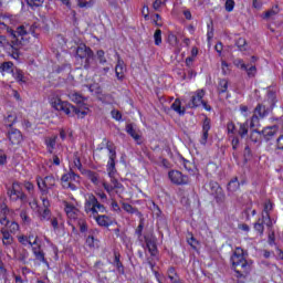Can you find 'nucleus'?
I'll use <instances>...</instances> for the list:
<instances>
[{"label":"nucleus","mask_w":283,"mask_h":283,"mask_svg":"<svg viewBox=\"0 0 283 283\" xmlns=\"http://www.w3.org/2000/svg\"><path fill=\"white\" fill-rule=\"evenodd\" d=\"M84 211L88 218H93L99 227H112V219L105 214V206L98 202V199L94 193L85 195Z\"/></svg>","instance_id":"1"},{"label":"nucleus","mask_w":283,"mask_h":283,"mask_svg":"<svg viewBox=\"0 0 283 283\" xmlns=\"http://www.w3.org/2000/svg\"><path fill=\"white\" fill-rule=\"evenodd\" d=\"M107 149L109 151V160H108V176L111 178V184H107V181H103L102 185L108 193H112V191L116 190V193L123 189V184L118 182V179L114 177V171L116 170V150L108 144Z\"/></svg>","instance_id":"2"},{"label":"nucleus","mask_w":283,"mask_h":283,"mask_svg":"<svg viewBox=\"0 0 283 283\" xmlns=\"http://www.w3.org/2000/svg\"><path fill=\"white\" fill-rule=\"evenodd\" d=\"M231 262L233 270L240 277H247L251 273V262L247 261L244 250L237 248L231 256Z\"/></svg>","instance_id":"3"},{"label":"nucleus","mask_w":283,"mask_h":283,"mask_svg":"<svg viewBox=\"0 0 283 283\" xmlns=\"http://www.w3.org/2000/svg\"><path fill=\"white\" fill-rule=\"evenodd\" d=\"M51 105L57 112H63L64 114H66V116H70L72 112H74V114H76L80 118H84L85 116H87V111L76 108L74 105L67 102H63L59 97L53 98Z\"/></svg>","instance_id":"4"},{"label":"nucleus","mask_w":283,"mask_h":283,"mask_svg":"<svg viewBox=\"0 0 283 283\" xmlns=\"http://www.w3.org/2000/svg\"><path fill=\"white\" fill-rule=\"evenodd\" d=\"M12 213L13 212L8 209V206H1L0 223L3 227H8L10 233H17V231H19V223L14 221L10 223V216H12Z\"/></svg>","instance_id":"5"},{"label":"nucleus","mask_w":283,"mask_h":283,"mask_svg":"<svg viewBox=\"0 0 283 283\" xmlns=\"http://www.w3.org/2000/svg\"><path fill=\"white\" fill-rule=\"evenodd\" d=\"M76 178L78 177L74 171L63 175L61 178L62 187L63 189H71V191H75L76 196H83V189L72 182V180H76Z\"/></svg>","instance_id":"6"},{"label":"nucleus","mask_w":283,"mask_h":283,"mask_svg":"<svg viewBox=\"0 0 283 283\" xmlns=\"http://www.w3.org/2000/svg\"><path fill=\"white\" fill-rule=\"evenodd\" d=\"M8 196L12 202H17V200H21V202H28V196L23 193L21 190V184L13 182L12 187L8 189Z\"/></svg>","instance_id":"7"},{"label":"nucleus","mask_w":283,"mask_h":283,"mask_svg":"<svg viewBox=\"0 0 283 283\" xmlns=\"http://www.w3.org/2000/svg\"><path fill=\"white\" fill-rule=\"evenodd\" d=\"M36 182L42 196H48V191L56 185V179L53 176H46L44 179L38 178Z\"/></svg>","instance_id":"8"},{"label":"nucleus","mask_w":283,"mask_h":283,"mask_svg":"<svg viewBox=\"0 0 283 283\" xmlns=\"http://www.w3.org/2000/svg\"><path fill=\"white\" fill-rule=\"evenodd\" d=\"M265 116H269V108L262 104H259L254 108V114L251 118L250 127H258V125H260V118H264Z\"/></svg>","instance_id":"9"},{"label":"nucleus","mask_w":283,"mask_h":283,"mask_svg":"<svg viewBox=\"0 0 283 283\" xmlns=\"http://www.w3.org/2000/svg\"><path fill=\"white\" fill-rule=\"evenodd\" d=\"M202 98H205V90H198L196 95L192 96L191 102L188 104L189 107H200V105H202L207 112H211V106L202 101Z\"/></svg>","instance_id":"10"},{"label":"nucleus","mask_w":283,"mask_h":283,"mask_svg":"<svg viewBox=\"0 0 283 283\" xmlns=\"http://www.w3.org/2000/svg\"><path fill=\"white\" fill-rule=\"evenodd\" d=\"M76 55L80 59H86V64L84 65L85 70L90 69V59L94 56L92 49L87 48L85 44H80L76 49Z\"/></svg>","instance_id":"11"},{"label":"nucleus","mask_w":283,"mask_h":283,"mask_svg":"<svg viewBox=\"0 0 283 283\" xmlns=\"http://www.w3.org/2000/svg\"><path fill=\"white\" fill-rule=\"evenodd\" d=\"M168 176L174 185H187V182H189V178L187 176H182V172L178 170L169 171Z\"/></svg>","instance_id":"12"},{"label":"nucleus","mask_w":283,"mask_h":283,"mask_svg":"<svg viewBox=\"0 0 283 283\" xmlns=\"http://www.w3.org/2000/svg\"><path fill=\"white\" fill-rule=\"evenodd\" d=\"M117 56V64L115 66V74L118 78V81H123L125 78V73L127 72V67L125 66V61L120 59V55L116 53Z\"/></svg>","instance_id":"13"},{"label":"nucleus","mask_w":283,"mask_h":283,"mask_svg":"<svg viewBox=\"0 0 283 283\" xmlns=\"http://www.w3.org/2000/svg\"><path fill=\"white\" fill-rule=\"evenodd\" d=\"M63 205L67 218H70V220H76L80 213L78 208H76L73 203H70L67 201H64Z\"/></svg>","instance_id":"14"},{"label":"nucleus","mask_w":283,"mask_h":283,"mask_svg":"<svg viewBox=\"0 0 283 283\" xmlns=\"http://www.w3.org/2000/svg\"><path fill=\"white\" fill-rule=\"evenodd\" d=\"M209 129H211V119L206 118L202 125L201 145H207V140H209Z\"/></svg>","instance_id":"15"},{"label":"nucleus","mask_w":283,"mask_h":283,"mask_svg":"<svg viewBox=\"0 0 283 283\" xmlns=\"http://www.w3.org/2000/svg\"><path fill=\"white\" fill-rule=\"evenodd\" d=\"M265 216L264 218L266 219V227L268 229L273 228V221L271 220V211H273V203L269 200L264 203V209H263Z\"/></svg>","instance_id":"16"},{"label":"nucleus","mask_w":283,"mask_h":283,"mask_svg":"<svg viewBox=\"0 0 283 283\" xmlns=\"http://www.w3.org/2000/svg\"><path fill=\"white\" fill-rule=\"evenodd\" d=\"M280 129V126L273 125L268 126L262 129L261 134L266 140H271L275 134H277V130Z\"/></svg>","instance_id":"17"},{"label":"nucleus","mask_w":283,"mask_h":283,"mask_svg":"<svg viewBox=\"0 0 283 283\" xmlns=\"http://www.w3.org/2000/svg\"><path fill=\"white\" fill-rule=\"evenodd\" d=\"M9 140L12 145H19L21 140H23V136L21 135V132L19 129L12 128L9 132Z\"/></svg>","instance_id":"18"},{"label":"nucleus","mask_w":283,"mask_h":283,"mask_svg":"<svg viewBox=\"0 0 283 283\" xmlns=\"http://www.w3.org/2000/svg\"><path fill=\"white\" fill-rule=\"evenodd\" d=\"M32 250L36 260H39V262H43V264H46V266H50V264L48 263V260H45V253H43V250H41V245H38L36 243L35 245H33Z\"/></svg>","instance_id":"19"},{"label":"nucleus","mask_w":283,"mask_h":283,"mask_svg":"<svg viewBox=\"0 0 283 283\" xmlns=\"http://www.w3.org/2000/svg\"><path fill=\"white\" fill-rule=\"evenodd\" d=\"M126 132L129 134V136H132V138H134V140H136V143L140 145V135L134 129V124H127Z\"/></svg>","instance_id":"20"},{"label":"nucleus","mask_w":283,"mask_h":283,"mask_svg":"<svg viewBox=\"0 0 283 283\" xmlns=\"http://www.w3.org/2000/svg\"><path fill=\"white\" fill-rule=\"evenodd\" d=\"M264 224L266 226V219L264 214H262V218L254 223V229L260 233V235L264 234Z\"/></svg>","instance_id":"21"},{"label":"nucleus","mask_w":283,"mask_h":283,"mask_svg":"<svg viewBox=\"0 0 283 283\" xmlns=\"http://www.w3.org/2000/svg\"><path fill=\"white\" fill-rule=\"evenodd\" d=\"M57 138L59 137L56 135L45 138V145H46L48 150H49L50 154H52L54 151V147H56V139Z\"/></svg>","instance_id":"22"},{"label":"nucleus","mask_w":283,"mask_h":283,"mask_svg":"<svg viewBox=\"0 0 283 283\" xmlns=\"http://www.w3.org/2000/svg\"><path fill=\"white\" fill-rule=\"evenodd\" d=\"M277 14H280V7L274 6L270 10L265 11L264 19H268V20L275 19V17H277Z\"/></svg>","instance_id":"23"},{"label":"nucleus","mask_w":283,"mask_h":283,"mask_svg":"<svg viewBox=\"0 0 283 283\" xmlns=\"http://www.w3.org/2000/svg\"><path fill=\"white\" fill-rule=\"evenodd\" d=\"M38 213L41 220H50V218L52 217V212L50 211V208H39Z\"/></svg>","instance_id":"24"},{"label":"nucleus","mask_w":283,"mask_h":283,"mask_svg":"<svg viewBox=\"0 0 283 283\" xmlns=\"http://www.w3.org/2000/svg\"><path fill=\"white\" fill-rule=\"evenodd\" d=\"M69 97L73 103H76L77 105H81V103H85V97L76 92L70 93Z\"/></svg>","instance_id":"25"},{"label":"nucleus","mask_w":283,"mask_h":283,"mask_svg":"<svg viewBox=\"0 0 283 283\" xmlns=\"http://www.w3.org/2000/svg\"><path fill=\"white\" fill-rule=\"evenodd\" d=\"M1 233H2V242H3V244H6L7 247L12 244L13 238L10 235V232L8 230L2 229Z\"/></svg>","instance_id":"26"},{"label":"nucleus","mask_w":283,"mask_h":283,"mask_svg":"<svg viewBox=\"0 0 283 283\" xmlns=\"http://www.w3.org/2000/svg\"><path fill=\"white\" fill-rule=\"evenodd\" d=\"M240 189V182L238 181V177H234L229 184H228V191H231L232 193L238 191Z\"/></svg>","instance_id":"27"},{"label":"nucleus","mask_w":283,"mask_h":283,"mask_svg":"<svg viewBox=\"0 0 283 283\" xmlns=\"http://www.w3.org/2000/svg\"><path fill=\"white\" fill-rule=\"evenodd\" d=\"M14 123H17V113H14V112L8 113V115L6 117V126L12 127V125H14Z\"/></svg>","instance_id":"28"},{"label":"nucleus","mask_w":283,"mask_h":283,"mask_svg":"<svg viewBox=\"0 0 283 283\" xmlns=\"http://www.w3.org/2000/svg\"><path fill=\"white\" fill-rule=\"evenodd\" d=\"M168 277L171 283H182V282H180V279L178 277V274L176 273V269H174V268H169Z\"/></svg>","instance_id":"29"},{"label":"nucleus","mask_w":283,"mask_h":283,"mask_svg":"<svg viewBox=\"0 0 283 283\" xmlns=\"http://www.w3.org/2000/svg\"><path fill=\"white\" fill-rule=\"evenodd\" d=\"M78 8H94L96 0H76Z\"/></svg>","instance_id":"30"},{"label":"nucleus","mask_w":283,"mask_h":283,"mask_svg":"<svg viewBox=\"0 0 283 283\" xmlns=\"http://www.w3.org/2000/svg\"><path fill=\"white\" fill-rule=\"evenodd\" d=\"M85 176L93 182V185H98V175L92 170H85Z\"/></svg>","instance_id":"31"},{"label":"nucleus","mask_w":283,"mask_h":283,"mask_svg":"<svg viewBox=\"0 0 283 283\" xmlns=\"http://www.w3.org/2000/svg\"><path fill=\"white\" fill-rule=\"evenodd\" d=\"M171 109L177 112V114H185V108H182L180 99H175V102L171 104Z\"/></svg>","instance_id":"32"},{"label":"nucleus","mask_w":283,"mask_h":283,"mask_svg":"<svg viewBox=\"0 0 283 283\" xmlns=\"http://www.w3.org/2000/svg\"><path fill=\"white\" fill-rule=\"evenodd\" d=\"M12 23V19L8 14L0 13V25L8 28Z\"/></svg>","instance_id":"33"},{"label":"nucleus","mask_w":283,"mask_h":283,"mask_svg":"<svg viewBox=\"0 0 283 283\" xmlns=\"http://www.w3.org/2000/svg\"><path fill=\"white\" fill-rule=\"evenodd\" d=\"M13 76L18 83H25V75H23V71L17 69L15 72H13Z\"/></svg>","instance_id":"34"},{"label":"nucleus","mask_w":283,"mask_h":283,"mask_svg":"<svg viewBox=\"0 0 283 283\" xmlns=\"http://www.w3.org/2000/svg\"><path fill=\"white\" fill-rule=\"evenodd\" d=\"M146 247H147L150 255H156L158 249L156 248V243H154V241L147 240L146 241Z\"/></svg>","instance_id":"35"},{"label":"nucleus","mask_w":283,"mask_h":283,"mask_svg":"<svg viewBox=\"0 0 283 283\" xmlns=\"http://www.w3.org/2000/svg\"><path fill=\"white\" fill-rule=\"evenodd\" d=\"M247 134H249V123L240 124L239 136H241V138H244Z\"/></svg>","instance_id":"36"},{"label":"nucleus","mask_w":283,"mask_h":283,"mask_svg":"<svg viewBox=\"0 0 283 283\" xmlns=\"http://www.w3.org/2000/svg\"><path fill=\"white\" fill-rule=\"evenodd\" d=\"M235 45L240 50V52H247V40L245 39L239 38Z\"/></svg>","instance_id":"37"},{"label":"nucleus","mask_w":283,"mask_h":283,"mask_svg":"<svg viewBox=\"0 0 283 283\" xmlns=\"http://www.w3.org/2000/svg\"><path fill=\"white\" fill-rule=\"evenodd\" d=\"M218 90L220 94H224L229 90V82L227 80H220Z\"/></svg>","instance_id":"38"},{"label":"nucleus","mask_w":283,"mask_h":283,"mask_svg":"<svg viewBox=\"0 0 283 283\" xmlns=\"http://www.w3.org/2000/svg\"><path fill=\"white\" fill-rule=\"evenodd\" d=\"M17 34L19 36H25V34H28V31L25 30L24 25L18 27L17 31H12V36L13 39H17Z\"/></svg>","instance_id":"39"},{"label":"nucleus","mask_w":283,"mask_h":283,"mask_svg":"<svg viewBox=\"0 0 283 283\" xmlns=\"http://www.w3.org/2000/svg\"><path fill=\"white\" fill-rule=\"evenodd\" d=\"M14 67V63L12 62H4L0 64V72H10Z\"/></svg>","instance_id":"40"},{"label":"nucleus","mask_w":283,"mask_h":283,"mask_svg":"<svg viewBox=\"0 0 283 283\" xmlns=\"http://www.w3.org/2000/svg\"><path fill=\"white\" fill-rule=\"evenodd\" d=\"M97 61L99 65H105V63H107V57H105V51L103 50L97 51Z\"/></svg>","instance_id":"41"},{"label":"nucleus","mask_w":283,"mask_h":283,"mask_svg":"<svg viewBox=\"0 0 283 283\" xmlns=\"http://www.w3.org/2000/svg\"><path fill=\"white\" fill-rule=\"evenodd\" d=\"M154 39H155V45H160V43H163V31L157 29L155 31Z\"/></svg>","instance_id":"42"},{"label":"nucleus","mask_w":283,"mask_h":283,"mask_svg":"<svg viewBox=\"0 0 283 283\" xmlns=\"http://www.w3.org/2000/svg\"><path fill=\"white\" fill-rule=\"evenodd\" d=\"M249 76V78L255 77V74H258V69L255 66H247V70H244Z\"/></svg>","instance_id":"43"},{"label":"nucleus","mask_w":283,"mask_h":283,"mask_svg":"<svg viewBox=\"0 0 283 283\" xmlns=\"http://www.w3.org/2000/svg\"><path fill=\"white\" fill-rule=\"evenodd\" d=\"M19 242L24 245L25 244H30L31 247L36 245V239L32 242L31 240L28 239V237H24V235L19 237Z\"/></svg>","instance_id":"44"},{"label":"nucleus","mask_w":283,"mask_h":283,"mask_svg":"<svg viewBox=\"0 0 283 283\" xmlns=\"http://www.w3.org/2000/svg\"><path fill=\"white\" fill-rule=\"evenodd\" d=\"M122 207L127 213H138V209L132 207L129 203H123Z\"/></svg>","instance_id":"45"},{"label":"nucleus","mask_w":283,"mask_h":283,"mask_svg":"<svg viewBox=\"0 0 283 283\" xmlns=\"http://www.w3.org/2000/svg\"><path fill=\"white\" fill-rule=\"evenodd\" d=\"M213 196L214 198H217V201L224 202V191L222 190V188H220V190H217Z\"/></svg>","instance_id":"46"},{"label":"nucleus","mask_w":283,"mask_h":283,"mask_svg":"<svg viewBox=\"0 0 283 283\" xmlns=\"http://www.w3.org/2000/svg\"><path fill=\"white\" fill-rule=\"evenodd\" d=\"M27 6H30V8H39L41 3H43V0H25Z\"/></svg>","instance_id":"47"},{"label":"nucleus","mask_w":283,"mask_h":283,"mask_svg":"<svg viewBox=\"0 0 283 283\" xmlns=\"http://www.w3.org/2000/svg\"><path fill=\"white\" fill-rule=\"evenodd\" d=\"M261 135H262V133H260L258 130H252V133L250 135V140H252V143H258V140H260Z\"/></svg>","instance_id":"48"},{"label":"nucleus","mask_w":283,"mask_h":283,"mask_svg":"<svg viewBox=\"0 0 283 283\" xmlns=\"http://www.w3.org/2000/svg\"><path fill=\"white\" fill-rule=\"evenodd\" d=\"M209 187H210V189H211V193H212V195H214L217 191H220V189L222 188V187H220V185H218V182H216V181H211V182L209 184Z\"/></svg>","instance_id":"49"},{"label":"nucleus","mask_w":283,"mask_h":283,"mask_svg":"<svg viewBox=\"0 0 283 283\" xmlns=\"http://www.w3.org/2000/svg\"><path fill=\"white\" fill-rule=\"evenodd\" d=\"M143 229H145V219H140L139 226L136 229V233H137L138 238H140V235H143Z\"/></svg>","instance_id":"50"},{"label":"nucleus","mask_w":283,"mask_h":283,"mask_svg":"<svg viewBox=\"0 0 283 283\" xmlns=\"http://www.w3.org/2000/svg\"><path fill=\"white\" fill-rule=\"evenodd\" d=\"M233 8H235V2L233 0H227L226 1L227 12H233Z\"/></svg>","instance_id":"51"},{"label":"nucleus","mask_w":283,"mask_h":283,"mask_svg":"<svg viewBox=\"0 0 283 283\" xmlns=\"http://www.w3.org/2000/svg\"><path fill=\"white\" fill-rule=\"evenodd\" d=\"M221 70H222V74L227 75L229 74V72H231L229 70V63H227V61L222 60L221 61Z\"/></svg>","instance_id":"52"},{"label":"nucleus","mask_w":283,"mask_h":283,"mask_svg":"<svg viewBox=\"0 0 283 283\" xmlns=\"http://www.w3.org/2000/svg\"><path fill=\"white\" fill-rule=\"evenodd\" d=\"M42 200V209H50V200L48 199V195L41 197Z\"/></svg>","instance_id":"53"},{"label":"nucleus","mask_w":283,"mask_h":283,"mask_svg":"<svg viewBox=\"0 0 283 283\" xmlns=\"http://www.w3.org/2000/svg\"><path fill=\"white\" fill-rule=\"evenodd\" d=\"M115 265L118 271L123 269V263L120 262V254L115 253Z\"/></svg>","instance_id":"54"},{"label":"nucleus","mask_w":283,"mask_h":283,"mask_svg":"<svg viewBox=\"0 0 283 283\" xmlns=\"http://www.w3.org/2000/svg\"><path fill=\"white\" fill-rule=\"evenodd\" d=\"M168 41H169L170 45H177L178 44V38L172 33H170L168 35Z\"/></svg>","instance_id":"55"},{"label":"nucleus","mask_w":283,"mask_h":283,"mask_svg":"<svg viewBox=\"0 0 283 283\" xmlns=\"http://www.w3.org/2000/svg\"><path fill=\"white\" fill-rule=\"evenodd\" d=\"M188 244L192 247V249H198V240H196V238L193 237H190L188 239Z\"/></svg>","instance_id":"56"},{"label":"nucleus","mask_w":283,"mask_h":283,"mask_svg":"<svg viewBox=\"0 0 283 283\" xmlns=\"http://www.w3.org/2000/svg\"><path fill=\"white\" fill-rule=\"evenodd\" d=\"M111 114H112V116H113V118H114L115 120H120V118H123V114H120V113H119L118 111H116V109L112 111Z\"/></svg>","instance_id":"57"},{"label":"nucleus","mask_w":283,"mask_h":283,"mask_svg":"<svg viewBox=\"0 0 283 283\" xmlns=\"http://www.w3.org/2000/svg\"><path fill=\"white\" fill-rule=\"evenodd\" d=\"M234 64L237 67H240V70H247V64H244V61L242 60H235Z\"/></svg>","instance_id":"58"},{"label":"nucleus","mask_w":283,"mask_h":283,"mask_svg":"<svg viewBox=\"0 0 283 283\" xmlns=\"http://www.w3.org/2000/svg\"><path fill=\"white\" fill-rule=\"evenodd\" d=\"M268 98L271 102V106L273 107L275 105V93L269 92L268 93Z\"/></svg>","instance_id":"59"},{"label":"nucleus","mask_w":283,"mask_h":283,"mask_svg":"<svg viewBox=\"0 0 283 283\" xmlns=\"http://www.w3.org/2000/svg\"><path fill=\"white\" fill-rule=\"evenodd\" d=\"M80 224V231H82V233H85V231H87V223H85V221L81 220L78 221Z\"/></svg>","instance_id":"60"},{"label":"nucleus","mask_w":283,"mask_h":283,"mask_svg":"<svg viewBox=\"0 0 283 283\" xmlns=\"http://www.w3.org/2000/svg\"><path fill=\"white\" fill-rule=\"evenodd\" d=\"M207 36H208V41H210V40L213 39V27L208 25V33H207Z\"/></svg>","instance_id":"61"},{"label":"nucleus","mask_w":283,"mask_h":283,"mask_svg":"<svg viewBox=\"0 0 283 283\" xmlns=\"http://www.w3.org/2000/svg\"><path fill=\"white\" fill-rule=\"evenodd\" d=\"M163 6V0H155L153 3L154 10H160V7Z\"/></svg>","instance_id":"62"},{"label":"nucleus","mask_w":283,"mask_h":283,"mask_svg":"<svg viewBox=\"0 0 283 283\" xmlns=\"http://www.w3.org/2000/svg\"><path fill=\"white\" fill-rule=\"evenodd\" d=\"M277 149H283V135H281L276 140Z\"/></svg>","instance_id":"63"},{"label":"nucleus","mask_w":283,"mask_h":283,"mask_svg":"<svg viewBox=\"0 0 283 283\" xmlns=\"http://www.w3.org/2000/svg\"><path fill=\"white\" fill-rule=\"evenodd\" d=\"M86 244L87 247H94V237L92 235H88L87 239H86Z\"/></svg>","instance_id":"64"}]
</instances>
